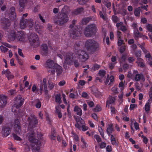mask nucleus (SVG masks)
Here are the masks:
<instances>
[{
    "instance_id": "nucleus-1",
    "label": "nucleus",
    "mask_w": 152,
    "mask_h": 152,
    "mask_svg": "<svg viewBox=\"0 0 152 152\" xmlns=\"http://www.w3.org/2000/svg\"><path fill=\"white\" fill-rule=\"evenodd\" d=\"M77 22L76 20H73L69 27L70 28L69 31L70 37L74 39H77L82 33V28L80 26L75 25Z\"/></svg>"
},
{
    "instance_id": "nucleus-2",
    "label": "nucleus",
    "mask_w": 152,
    "mask_h": 152,
    "mask_svg": "<svg viewBox=\"0 0 152 152\" xmlns=\"http://www.w3.org/2000/svg\"><path fill=\"white\" fill-rule=\"evenodd\" d=\"M35 136L34 132H32L29 135L28 140L31 143L32 150L36 151H38L40 149L41 143L39 140L34 138Z\"/></svg>"
},
{
    "instance_id": "nucleus-3",
    "label": "nucleus",
    "mask_w": 152,
    "mask_h": 152,
    "mask_svg": "<svg viewBox=\"0 0 152 152\" xmlns=\"http://www.w3.org/2000/svg\"><path fill=\"white\" fill-rule=\"evenodd\" d=\"M29 41L31 45L34 48L37 47L39 45L38 36L35 33H32L30 35Z\"/></svg>"
},
{
    "instance_id": "nucleus-4",
    "label": "nucleus",
    "mask_w": 152,
    "mask_h": 152,
    "mask_svg": "<svg viewBox=\"0 0 152 152\" xmlns=\"http://www.w3.org/2000/svg\"><path fill=\"white\" fill-rule=\"evenodd\" d=\"M95 31V24H92L88 25L85 28L84 34L86 37H90L94 34Z\"/></svg>"
},
{
    "instance_id": "nucleus-5",
    "label": "nucleus",
    "mask_w": 152,
    "mask_h": 152,
    "mask_svg": "<svg viewBox=\"0 0 152 152\" xmlns=\"http://www.w3.org/2000/svg\"><path fill=\"white\" fill-rule=\"evenodd\" d=\"M46 79L44 78L43 81H41L40 84L39 86V94L41 95L43 91L46 96L48 95V90L47 86L46 84Z\"/></svg>"
},
{
    "instance_id": "nucleus-6",
    "label": "nucleus",
    "mask_w": 152,
    "mask_h": 152,
    "mask_svg": "<svg viewBox=\"0 0 152 152\" xmlns=\"http://www.w3.org/2000/svg\"><path fill=\"white\" fill-rule=\"evenodd\" d=\"M68 20L69 18L67 14L62 13L60 14L58 20L56 21V23L59 25L62 26L66 23Z\"/></svg>"
},
{
    "instance_id": "nucleus-7",
    "label": "nucleus",
    "mask_w": 152,
    "mask_h": 152,
    "mask_svg": "<svg viewBox=\"0 0 152 152\" xmlns=\"http://www.w3.org/2000/svg\"><path fill=\"white\" fill-rule=\"evenodd\" d=\"M78 58L82 62L86 61L89 58V56L87 53L83 50H79L77 51Z\"/></svg>"
},
{
    "instance_id": "nucleus-8",
    "label": "nucleus",
    "mask_w": 152,
    "mask_h": 152,
    "mask_svg": "<svg viewBox=\"0 0 152 152\" xmlns=\"http://www.w3.org/2000/svg\"><path fill=\"white\" fill-rule=\"evenodd\" d=\"M15 99V103L13 105L12 107H16V109H19V108L23 103L24 99L20 94L18 95Z\"/></svg>"
},
{
    "instance_id": "nucleus-9",
    "label": "nucleus",
    "mask_w": 152,
    "mask_h": 152,
    "mask_svg": "<svg viewBox=\"0 0 152 152\" xmlns=\"http://www.w3.org/2000/svg\"><path fill=\"white\" fill-rule=\"evenodd\" d=\"M29 122V125L32 128H34L37 126L38 123V120L34 115H31L28 118Z\"/></svg>"
},
{
    "instance_id": "nucleus-10",
    "label": "nucleus",
    "mask_w": 152,
    "mask_h": 152,
    "mask_svg": "<svg viewBox=\"0 0 152 152\" xmlns=\"http://www.w3.org/2000/svg\"><path fill=\"white\" fill-rule=\"evenodd\" d=\"M57 64H55L53 60L48 59L46 61V67L50 69L48 72L50 73V75H54L55 73V69H54L55 66Z\"/></svg>"
},
{
    "instance_id": "nucleus-11",
    "label": "nucleus",
    "mask_w": 152,
    "mask_h": 152,
    "mask_svg": "<svg viewBox=\"0 0 152 152\" xmlns=\"http://www.w3.org/2000/svg\"><path fill=\"white\" fill-rule=\"evenodd\" d=\"M85 45L88 50L92 51L95 50V41L94 40H87L86 42Z\"/></svg>"
},
{
    "instance_id": "nucleus-12",
    "label": "nucleus",
    "mask_w": 152,
    "mask_h": 152,
    "mask_svg": "<svg viewBox=\"0 0 152 152\" xmlns=\"http://www.w3.org/2000/svg\"><path fill=\"white\" fill-rule=\"evenodd\" d=\"M1 24L4 29L8 28V27L10 25V20L4 18H1L0 20Z\"/></svg>"
},
{
    "instance_id": "nucleus-13",
    "label": "nucleus",
    "mask_w": 152,
    "mask_h": 152,
    "mask_svg": "<svg viewBox=\"0 0 152 152\" xmlns=\"http://www.w3.org/2000/svg\"><path fill=\"white\" fill-rule=\"evenodd\" d=\"M14 128L17 134H20L21 131V126L20 122L18 119L15 120L14 123Z\"/></svg>"
},
{
    "instance_id": "nucleus-14",
    "label": "nucleus",
    "mask_w": 152,
    "mask_h": 152,
    "mask_svg": "<svg viewBox=\"0 0 152 152\" xmlns=\"http://www.w3.org/2000/svg\"><path fill=\"white\" fill-rule=\"evenodd\" d=\"M41 53L43 56H46L48 53V45L45 43L42 44L41 47Z\"/></svg>"
},
{
    "instance_id": "nucleus-15",
    "label": "nucleus",
    "mask_w": 152,
    "mask_h": 152,
    "mask_svg": "<svg viewBox=\"0 0 152 152\" xmlns=\"http://www.w3.org/2000/svg\"><path fill=\"white\" fill-rule=\"evenodd\" d=\"M74 56L73 54L68 53H66L65 62L69 65H71L72 64Z\"/></svg>"
},
{
    "instance_id": "nucleus-16",
    "label": "nucleus",
    "mask_w": 152,
    "mask_h": 152,
    "mask_svg": "<svg viewBox=\"0 0 152 152\" xmlns=\"http://www.w3.org/2000/svg\"><path fill=\"white\" fill-rule=\"evenodd\" d=\"M25 35L23 31H18L16 34V39L19 41L23 42L25 41Z\"/></svg>"
},
{
    "instance_id": "nucleus-17",
    "label": "nucleus",
    "mask_w": 152,
    "mask_h": 152,
    "mask_svg": "<svg viewBox=\"0 0 152 152\" xmlns=\"http://www.w3.org/2000/svg\"><path fill=\"white\" fill-rule=\"evenodd\" d=\"M134 73L136 74L134 78L136 81H139L141 79L143 81H145V78L142 74L138 73V71L137 70L134 71Z\"/></svg>"
},
{
    "instance_id": "nucleus-18",
    "label": "nucleus",
    "mask_w": 152,
    "mask_h": 152,
    "mask_svg": "<svg viewBox=\"0 0 152 152\" xmlns=\"http://www.w3.org/2000/svg\"><path fill=\"white\" fill-rule=\"evenodd\" d=\"M7 97L3 95H0V107H3L5 106L7 103Z\"/></svg>"
},
{
    "instance_id": "nucleus-19",
    "label": "nucleus",
    "mask_w": 152,
    "mask_h": 152,
    "mask_svg": "<svg viewBox=\"0 0 152 152\" xmlns=\"http://www.w3.org/2000/svg\"><path fill=\"white\" fill-rule=\"evenodd\" d=\"M58 134L54 129H52L49 137L51 140H56Z\"/></svg>"
},
{
    "instance_id": "nucleus-20",
    "label": "nucleus",
    "mask_w": 152,
    "mask_h": 152,
    "mask_svg": "<svg viewBox=\"0 0 152 152\" xmlns=\"http://www.w3.org/2000/svg\"><path fill=\"white\" fill-rule=\"evenodd\" d=\"M2 130L3 134L6 137L7 136L10 134L11 130L9 127L7 126L3 127Z\"/></svg>"
},
{
    "instance_id": "nucleus-21",
    "label": "nucleus",
    "mask_w": 152,
    "mask_h": 152,
    "mask_svg": "<svg viewBox=\"0 0 152 152\" xmlns=\"http://www.w3.org/2000/svg\"><path fill=\"white\" fill-rule=\"evenodd\" d=\"M54 69H55V71H56V72L57 73V76H60L63 70L62 67L58 64H56L55 66Z\"/></svg>"
},
{
    "instance_id": "nucleus-22",
    "label": "nucleus",
    "mask_w": 152,
    "mask_h": 152,
    "mask_svg": "<svg viewBox=\"0 0 152 152\" xmlns=\"http://www.w3.org/2000/svg\"><path fill=\"white\" fill-rule=\"evenodd\" d=\"M27 19L21 18L20 22V26L21 29L25 28L27 25Z\"/></svg>"
},
{
    "instance_id": "nucleus-23",
    "label": "nucleus",
    "mask_w": 152,
    "mask_h": 152,
    "mask_svg": "<svg viewBox=\"0 0 152 152\" xmlns=\"http://www.w3.org/2000/svg\"><path fill=\"white\" fill-rule=\"evenodd\" d=\"M15 9L14 7H11L10 9V16L13 19L16 18V14L15 11Z\"/></svg>"
},
{
    "instance_id": "nucleus-24",
    "label": "nucleus",
    "mask_w": 152,
    "mask_h": 152,
    "mask_svg": "<svg viewBox=\"0 0 152 152\" xmlns=\"http://www.w3.org/2000/svg\"><path fill=\"white\" fill-rule=\"evenodd\" d=\"M16 34L14 31L12 30L9 33L8 37L12 40H14L16 38Z\"/></svg>"
},
{
    "instance_id": "nucleus-25",
    "label": "nucleus",
    "mask_w": 152,
    "mask_h": 152,
    "mask_svg": "<svg viewBox=\"0 0 152 152\" xmlns=\"http://www.w3.org/2000/svg\"><path fill=\"white\" fill-rule=\"evenodd\" d=\"M92 19L93 18L91 16L85 17L82 19V23L83 25H86L89 21L92 20Z\"/></svg>"
},
{
    "instance_id": "nucleus-26",
    "label": "nucleus",
    "mask_w": 152,
    "mask_h": 152,
    "mask_svg": "<svg viewBox=\"0 0 152 152\" xmlns=\"http://www.w3.org/2000/svg\"><path fill=\"white\" fill-rule=\"evenodd\" d=\"M115 100V98L114 96H110L108 98V99L107 102L106 107L108 106V107H109V104L113 103Z\"/></svg>"
},
{
    "instance_id": "nucleus-27",
    "label": "nucleus",
    "mask_w": 152,
    "mask_h": 152,
    "mask_svg": "<svg viewBox=\"0 0 152 152\" xmlns=\"http://www.w3.org/2000/svg\"><path fill=\"white\" fill-rule=\"evenodd\" d=\"M73 110L76 113L77 115L80 116H81L82 114L81 109L77 106L75 107Z\"/></svg>"
},
{
    "instance_id": "nucleus-28",
    "label": "nucleus",
    "mask_w": 152,
    "mask_h": 152,
    "mask_svg": "<svg viewBox=\"0 0 152 152\" xmlns=\"http://www.w3.org/2000/svg\"><path fill=\"white\" fill-rule=\"evenodd\" d=\"M55 99L56 102L59 104L61 102V98L60 94H56L55 95Z\"/></svg>"
},
{
    "instance_id": "nucleus-29",
    "label": "nucleus",
    "mask_w": 152,
    "mask_h": 152,
    "mask_svg": "<svg viewBox=\"0 0 152 152\" xmlns=\"http://www.w3.org/2000/svg\"><path fill=\"white\" fill-rule=\"evenodd\" d=\"M5 75L8 80L13 78L14 76L13 75L11 74L10 71L8 69H7L5 71Z\"/></svg>"
},
{
    "instance_id": "nucleus-30",
    "label": "nucleus",
    "mask_w": 152,
    "mask_h": 152,
    "mask_svg": "<svg viewBox=\"0 0 152 152\" xmlns=\"http://www.w3.org/2000/svg\"><path fill=\"white\" fill-rule=\"evenodd\" d=\"M110 140L112 144L113 145H115L116 146H118V143L116 141L115 138L113 135H111Z\"/></svg>"
},
{
    "instance_id": "nucleus-31",
    "label": "nucleus",
    "mask_w": 152,
    "mask_h": 152,
    "mask_svg": "<svg viewBox=\"0 0 152 152\" xmlns=\"http://www.w3.org/2000/svg\"><path fill=\"white\" fill-rule=\"evenodd\" d=\"M75 119L76 121V123L75 124V126L76 128H79V126L78 124V123H80V122H81L82 120H84L81 117H77V118H75Z\"/></svg>"
},
{
    "instance_id": "nucleus-32",
    "label": "nucleus",
    "mask_w": 152,
    "mask_h": 152,
    "mask_svg": "<svg viewBox=\"0 0 152 152\" xmlns=\"http://www.w3.org/2000/svg\"><path fill=\"white\" fill-rule=\"evenodd\" d=\"M83 9L82 7L78 8L75 10L72 13L75 15H77L83 11Z\"/></svg>"
},
{
    "instance_id": "nucleus-33",
    "label": "nucleus",
    "mask_w": 152,
    "mask_h": 152,
    "mask_svg": "<svg viewBox=\"0 0 152 152\" xmlns=\"http://www.w3.org/2000/svg\"><path fill=\"white\" fill-rule=\"evenodd\" d=\"M140 7L138 8L134 9V14L136 16L139 17L140 15Z\"/></svg>"
},
{
    "instance_id": "nucleus-34",
    "label": "nucleus",
    "mask_w": 152,
    "mask_h": 152,
    "mask_svg": "<svg viewBox=\"0 0 152 152\" xmlns=\"http://www.w3.org/2000/svg\"><path fill=\"white\" fill-rule=\"evenodd\" d=\"M27 2V0H19V3L20 6L23 8L25 7L26 4Z\"/></svg>"
},
{
    "instance_id": "nucleus-35",
    "label": "nucleus",
    "mask_w": 152,
    "mask_h": 152,
    "mask_svg": "<svg viewBox=\"0 0 152 152\" xmlns=\"http://www.w3.org/2000/svg\"><path fill=\"white\" fill-rule=\"evenodd\" d=\"M106 74V72L104 70H100L98 72V75L101 77L102 78L104 77Z\"/></svg>"
},
{
    "instance_id": "nucleus-36",
    "label": "nucleus",
    "mask_w": 152,
    "mask_h": 152,
    "mask_svg": "<svg viewBox=\"0 0 152 152\" xmlns=\"http://www.w3.org/2000/svg\"><path fill=\"white\" fill-rule=\"evenodd\" d=\"M69 10V7L67 6H64L61 10V13H64L67 14Z\"/></svg>"
},
{
    "instance_id": "nucleus-37",
    "label": "nucleus",
    "mask_w": 152,
    "mask_h": 152,
    "mask_svg": "<svg viewBox=\"0 0 152 152\" xmlns=\"http://www.w3.org/2000/svg\"><path fill=\"white\" fill-rule=\"evenodd\" d=\"M113 131V129L112 126H109L107 129V132L109 136L111 135V134L112 133Z\"/></svg>"
},
{
    "instance_id": "nucleus-38",
    "label": "nucleus",
    "mask_w": 152,
    "mask_h": 152,
    "mask_svg": "<svg viewBox=\"0 0 152 152\" xmlns=\"http://www.w3.org/2000/svg\"><path fill=\"white\" fill-rule=\"evenodd\" d=\"M150 103L149 102L146 103L145 105V110L146 112L149 111L150 108Z\"/></svg>"
},
{
    "instance_id": "nucleus-39",
    "label": "nucleus",
    "mask_w": 152,
    "mask_h": 152,
    "mask_svg": "<svg viewBox=\"0 0 152 152\" xmlns=\"http://www.w3.org/2000/svg\"><path fill=\"white\" fill-rule=\"evenodd\" d=\"M99 15L100 17L102 18L105 21L107 20V18L106 15L103 14L101 11H100L99 12Z\"/></svg>"
},
{
    "instance_id": "nucleus-40",
    "label": "nucleus",
    "mask_w": 152,
    "mask_h": 152,
    "mask_svg": "<svg viewBox=\"0 0 152 152\" xmlns=\"http://www.w3.org/2000/svg\"><path fill=\"white\" fill-rule=\"evenodd\" d=\"M103 3L107 8H109L111 6V3L107 0H105Z\"/></svg>"
},
{
    "instance_id": "nucleus-41",
    "label": "nucleus",
    "mask_w": 152,
    "mask_h": 152,
    "mask_svg": "<svg viewBox=\"0 0 152 152\" xmlns=\"http://www.w3.org/2000/svg\"><path fill=\"white\" fill-rule=\"evenodd\" d=\"M140 36V33L137 29L134 32V37L135 38H138Z\"/></svg>"
},
{
    "instance_id": "nucleus-42",
    "label": "nucleus",
    "mask_w": 152,
    "mask_h": 152,
    "mask_svg": "<svg viewBox=\"0 0 152 152\" xmlns=\"http://www.w3.org/2000/svg\"><path fill=\"white\" fill-rule=\"evenodd\" d=\"M126 46L124 44H123L120 48V52L121 53H124L126 50Z\"/></svg>"
},
{
    "instance_id": "nucleus-43",
    "label": "nucleus",
    "mask_w": 152,
    "mask_h": 152,
    "mask_svg": "<svg viewBox=\"0 0 152 152\" xmlns=\"http://www.w3.org/2000/svg\"><path fill=\"white\" fill-rule=\"evenodd\" d=\"M27 25H28L30 27H32L34 24L33 20L31 19H27Z\"/></svg>"
},
{
    "instance_id": "nucleus-44",
    "label": "nucleus",
    "mask_w": 152,
    "mask_h": 152,
    "mask_svg": "<svg viewBox=\"0 0 152 152\" xmlns=\"http://www.w3.org/2000/svg\"><path fill=\"white\" fill-rule=\"evenodd\" d=\"M137 59L138 61H140L138 64V65L141 67H143L145 65L142 61V59L141 58H138Z\"/></svg>"
},
{
    "instance_id": "nucleus-45",
    "label": "nucleus",
    "mask_w": 152,
    "mask_h": 152,
    "mask_svg": "<svg viewBox=\"0 0 152 152\" xmlns=\"http://www.w3.org/2000/svg\"><path fill=\"white\" fill-rule=\"evenodd\" d=\"M12 136L14 140H15L20 141L22 140V139L20 138V137L18 136L17 134L14 133L12 134Z\"/></svg>"
},
{
    "instance_id": "nucleus-46",
    "label": "nucleus",
    "mask_w": 152,
    "mask_h": 152,
    "mask_svg": "<svg viewBox=\"0 0 152 152\" xmlns=\"http://www.w3.org/2000/svg\"><path fill=\"white\" fill-rule=\"evenodd\" d=\"M147 30L150 32H152V25L151 24H148L146 25Z\"/></svg>"
},
{
    "instance_id": "nucleus-47",
    "label": "nucleus",
    "mask_w": 152,
    "mask_h": 152,
    "mask_svg": "<svg viewBox=\"0 0 152 152\" xmlns=\"http://www.w3.org/2000/svg\"><path fill=\"white\" fill-rule=\"evenodd\" d=\"M88 129V127L86 126L85 123L83 124L81 126V130L82 131L85 132Z\"/></svg>"
},
{
    "instance_id": "nucleus-48",
    "label": "nucleus",
    "mask_w": 152,
    "mask_h": 152,
    "mask_svg": "<svg viewBox=\"0 0 152 152\" xmlns=\"http://www.w3.org/2000/svg\"><path fill=\"white\" fill-rule=\"evenodd\" d=\"M112 19L113 22L115 23H116L117 22L118 20L119 19L115 15H113L112 16Z\"/></svg>"
},
{
    "instance_id": "nucleus-49",
    "label": "nucleus",
    "mask_w": 152,
    "mask_h": 152,
    "mask_svg": "<svg viewBox=\"0 0 152 152\" xmlns=\"http://www.w3.org/2000/svg\"><path fill=\"white\" fill-rule=\"evenodd\" d=\"M127 29L128 28L127 27L123 25L121 26L119 28V29L124 33L126 31Z\"/></svg>"
},
{
    "instance_id": "nucleus-50",
    "label": "nucleus",
    "mask_w": 152,
    "mask_h": 152,
    "mask_svg": "<svg viewBox=\"0 0 152 152\" xmlns=\"http://www.w3.org/2000/svg\"><path fill=\"white\" fill-rule=\"evenodd\" d=\"M102 96V94L101 92L97 90H96V97L99 98L101 97Z\"/></svg>"
},
{
    "instance_id": "nucleus-51",
    "label": "nucleus",
    "mask_w": 152,
    "mask_h": 152,
    "mask_svg": "<svg viewBox=\"0 0 152 152\" xmlns=\"http://www.w3.org/2000/svg\"><path fill=\"white\" fill-rule=\"evenodd\" d=\"M0 49L1 52H7L8 50V48L3 45H1L0 46Z\"/></svg>"
},
{
    "instance_id": "nucleus-52",
    "label": "nucleus",
    "mask_w": 152,
    "mask_h": 152,
    "mask_svg": "<svg viewBox=\"0 0 152 152\" xmlns=\"http://www.w3.org/2000/svg\"><path fill=\"white\" fill-rule=\"evenodd\" d=\"M74 64L75 67H78L80 65V63L77 60H74Z\"/></svg>"
},
{
    "instance_id": "nucleus-53",
    "label": "nucleus",
    "mask_w": 152,
    "mask_h": 152,
    "mask_svg": "<svg viewBox=\"0 0 152 152\" xmlns=\"http://www.w3.org/2000/svg\"><path fill=\"white\" fill-rule=\"evenodd\" d=\"M48 83V88L50 90H52L54 86L53 83L52 82H50L49 81Z\"/></svg>"
},
{
    "instance_id": "nucleus-54",
    "label": "nucleus",
    "mask_w": 152,
    "mask_h": 152,
    "mask_svg": "<svg viewBox=\"0 0 152 152\" xmlns=\"http://www.w3.org/2000/svg\"><path fill=\"white\" fill-rule=\"evenodd\" d=\"M88 0H77L79 3L81 5H83L86 3Z\"/></svg>"
},
{
    "instance_id": "nucleus-55",
    "label": "nucleus",
    "mask_w": 152,
    "mask_h": 152,
    "mask_svg": "<svg viewBox=\"0 0 152 152\" xmlns=\"http://www.w3.org/2000/svg\"><path fill=\"white\" fill-rule=\"evenodd\" d=\"M135 55L138 58H139L140 57L141 55V52L140 50H138L136 52H135Z\"/></svg>"
},
{
    "instance_id": "nucleus-56",
    "label": "nucleus",
    "mask_w": 152,
    "mask_h": 152,
    "mask_svg": "<svg viewBox=\"0 0 152 152\" xmlns=\"http://www.w3.org/2000/svg\"><path fill=\"white\" fill-rule=\"evenodd\" d=\"M118 45L119 46H121L122 44H124L123 41L121 39H118Z\"/></svg>"
},
{
    "instance_id": "nucleus-57",
    "label": "nucleus",
    "mask_w": 152,
    "mask_h": 152,
    "mask_svg": "<svg viewBox=\"0 0 152 152\" xmlns=\"http://www.w3.org/2000/svg\"><path fill=\"white\" fill-rule=\"evenodd\" d=\"M98 130L102 136L104 138V134L103 130L101 127H99Z\"/></svg>"
},
{
    "instance_id": "nucleus-58",
    "label": "nucleus",
    "mask_w": 152,
    "mask_h": 152,
    "mask_svg": "<svg viewBox=\"0 0 152 152\" xmlns=\"http://www.w3.org/2000/svg\"><path fill=\"white\" fill-rule=\"evenodd\" d=\"M18 53L20 56H21L23 58H24V56L22 52V50L21 49H18Z\"/></svg>"
},
{
    "instance_id": "nucleus-59",
    "label": "nucleus",
    "mask_w": 152,
    "mask_h": 152,
    "mask_svg": "<svg viewBox=\"0 0 152 152\" xmlns=\"http://www.w3.org/2000/svg\"><path fill=\"white\" fill-rule=\"evenodd\" d=\"M99 145L100 148H102L105 147L106 145V143L103 142H101L100 144H99Z\"/></svg>"
},
{
    "instance_id": "nucleus-60",
    "label": "nucleus",
    "mask_w": 152,
    "mask_h": 152,
    "mask_svg": "<svg viewBox=\"0 0 152 152\" xmlns=\"http://www.w3.org/2000/svg\"><path fill=\"white\" fill-rule=\"evenodd\" d=\"M141 137L143 138V141L145 144H146L148 142V140L145 136L142 135Z\"/></svg>"
},
{
    "instance_id": "nucleus-61",
    "label": "nucleus",
    "mask_w": 152,
    "mask_h": 152,
    "mask_svg": "<svg viewBox=\"0 0 152 152\" xmlns=\"http://www.w3.org/2000/svg\"><path fill=\"white\" fill-rule=\"evenodd\" d=\"M41 102L38 101L35 104V107L37 108H39L41 107Z\"/></svg>"
},
{
    "instance_id": "nucleus-62",
    "label": "nucleus",
    "mask_w": 152,
    "mask_h": 152,
    "mask_svg": "<svg viewBox=\"0 0 152 152\" xmlns=\"http://www.w3.org/2000/svg\"><path fill=\"white\" fill-rule=\"evenodd\" d=\"M62 96L63 99V101L64 104H67V102L66 99V95L64 94H62Z\"/></svg>"
},
{
    "instance_id": "nucleus-63",
    "label": "nucleus",
    "mask_w": 152,
    "mask_h": 152,
    "mask_svg": "<svg viewBox=\"0 0 152 152\" xmlns=\"http://www.w3.org/2000/svg\"><path fill=\"white\" fill-rule=\"evenodd\" d=\"M101 107L99 105H97L96 107V112H99L101 110Z\"/></svg>"
},
{
    "instance_id": "nucleus-64",
    "label": "nucleus",
    "mask_w": 152,
    "mask_h": 152,
    "mask_svg": "<svg viewBox=\"0 0 152 152\" xmlns=\"http://www.w3.org/2000/svg\"><path fill=\"white\" fill-rule=\"evenodd\" d=\"M96 139L99 143L102 142V140L99 136L96 135Z\"/></svg>"
}]
</instances>
